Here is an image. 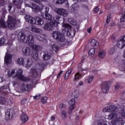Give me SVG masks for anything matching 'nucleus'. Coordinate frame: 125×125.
I'll use <instances>...</instances> for the list:
<instances>
[{
	"mask_svg": "<svg viewBox=\"0 0 125 125\" xmlns=\"http://www.w3.org/2000/svg\"><path fill=\"white\" fill-rule=\"evenodd\" d=\"M18 38L20 42L28 44V45L32 46L35 50H39L41 48L40 45L34 44V37L31 34L27 37L23 33H19L18 35Z\"/></svg>",
	"mask_w": 125,
	"mask_h": 125,
	"instance_id": "obj_1",
	"label": "nucleus"
},
{
	"mask_svg": "<svg viewBox=\"0 0 125 125\" xmlns=\"http://www.w3.org/2000/svg\"><path fill=\"white\" fill-rule=\"evenodd\" d=\"M32 5V10L36 13H37L41 11L42 13V16L45 20H51L52 19V16L48 13L49 12V8L45 7L44 9V12L43 13V9L41 10L40 7L37 5L35 3H31Z\"/></svg>",
	"mask_w": 125,
	"mask_h": 125,
	"instance_id": "obj_2",
	"label": "nucleus"
},
{
	"mask_svg": "<svg viewBox=\"0 0 125 125\" xmlns=\"http://www.w3.org/2000/svg\"><path fill=\"white\" fill-rule=\"evenodd\" d=\"M33 50H31L29 47H23L22 48V52L24 55L26 56H32L33 58H38L39 51H41L42 47L41 46L40 49L35 50L33 48V46H31Z\"/></svg>",
	"mask_w": 125,
	"mask_h": 125,
	"instance_id": "obj_3",
	"label": "nucleus"
},
{
	"mask_svg": "<svg viewBox=\"0 0 125 125\" xmlns=\"http://www.w3.org/2000/svg\"><path fill=\"white\" fill-rule=\"evenodd\" d=\"M60 17L58 16L53 18L54 20L51 21L49 23L44 24L43 29L45 31H50L53 30V27H57L59 23Z\"/></svg>",
	"mask_w": 125,
	"mask_h": 125,
	"instance_id": "obj_4",
	"label": "nucleus"
},
{
	"mask_svg": "<svg viewBox=\"0 0 125 125\" xmlns=\"http://www.w3.org/2000/svg\"><path fill=\"white\" fill-rule=\"evenodd\" d=\"M111 84L110 82L109 81H106L104 82L101 86V89L103 93H108L110 90V87H111Z\"/></svg>",
	"mask_w": 125,
	"mask_h": 125,
	"instance_id": "obj_5",
	"label": "nucleus"
},
{
	"mask_svg": "<svg viewBox=\"0 0 125 125\" xmlns=\"http://www.w3.org/2000/svg\"><path fill=\"white\" fill-rule=\"evenodd\" d=\"M52 36L55 40L60 42H63L65 40L64 35L60 32L58 31H53Z\"/></svg>",
	"mask_w": 125,
	"mask_h": 125,
	"instance_id": "obj_6",
	"label": "nucleus"
},
{
	"mask_svg": "<svg viewBox=\"0 0 125 125\" xmlns=\"http://www.w3.org/2000/svg\"><path fill=\"white\" fill-rule=\"evenodd\" d=\"M17 21L11 16H8V20L7 21V26L10 30L14 29L17 25Z\"/></svg>",
	"mask_w": 125,
	"mask_h": 125,
	"instance_id": "obj_7",
	"label": "nucleus"
},
{
	"mask_svg": "<svg viewBox=\"0 0 125 125\" xmlns=\"http://www.w3.org/2000/svg\"><path fill=\"white\" fill-rule=\"evenodd\" d=\"M22 74H23L22 70L21 69H20L17 71V73L15 75V77L18 78L19 80H20L22 82H29L30 80L26 77H23V76L22 75Z\"/></svg>",
	"mask_w": 125,
	"mask_h": 125,
	"instance_id": "obj_8",
	"label": "nucleus"
},
{
	"mask_svg": "<svg viewBox=\"0 0 125 125\" xmlns=\"http://www.w3.org/2000/svg\"><path fill=\"white\" fill-rule=\"evenodd\" d=\"M116 45L117 47L123 49L125 47V36H122L117 41Z\"/></svg>",
	"mask_w": 125,
	"mask_h": 125,
	"instance_id": "obj_9",
	"label": "nucleus"
},
{
	"mask_svg": "<svg viewBox=\"0 0 125 125\" xmlns=\"http://www.w3.org/2000/svg\"><path fill=\"white\" fill-rule=\"evenodd\" d=\"M117 107L114 104H110L105 106L103 110L104 112H117Z\"/></svg>",
	"mask_w": 125,
	"mask_h": 125,
	"instance_id": "obj_10",
	"label": "nucleus"
},
{
	"mask_svg": "<svg viewBox=\"0 0 125 125\" xmlns=\"http://www.w3.org/2000/svg\"><path fill=\"white\" fill-rule=\"evenodd\" d=\"M63 27L64 28L63 30L65 32V33L69 37L72 36V31H71L72 26L68 23H64L63 24Z\"/></svg>",
	"mask_w": 125,
	"mask_h": 125,
	"instance_id": "obj_11",
	"label": "nucleus"
},
{
	"mask_svg": "<svg viewBox=\"0 0 125 125\" xmlns=\"http://www.w3.org/2000/svg\"><path fill=\"white\" fill-rule=\"evenodd\" d=\"M75 103H76V101L74 99H72L69 102L68 104L69 105H70L69 108V111H68L69 114H72L73 110H74V109H75Z\"/></svg>",
	"mask_w": 125,
	"mask_h": 125,
	"instance_id": "obj_12",
	"label": "nucleus"
},
{
	"mask_svg": "<svg viewBox=\"0 0 125 125\" xmlns=\"http://www.w3.org/2000/svg\"><path fill=\"white\" fill-rule=\"evenodd\" d=\"M32 89V86L31 83H27L26 85H25L23 84L22 85V86L21 88V89L23 92L24 91H27L28 92H30L31 91V89Z\"/></svg>",
	"mask_w": 125,
	"mask_h": 125,
	"instance_id": "obj_13",
	"label": "nucleus"
},
{
	"mask_svg": "<svg viewBox=\"0 0 125 125\" xmlns=\"http://www.w3.org/2000/svg\"><path fill=\"white\" fill-rule=\"evenodd\" d=\"M56 12L63 17H66L68 14L66 10L63 8H58Z\"/></svg>",
	"mask_w": 125,
	"mask_h": 125,
	"instance_id": "obj_14",
	"label": "nucleus"
},
{
	"mask_svg": "<svg viewBox=\"0 0 125 125\" xmlns=\"http://www.w3.org/2000/svg\"><path fill=\"white\" fill-rule=\"evenodd\" d=\"M20 119L22 123L24 124L29 120V117L28 116L27 114L23 113L21 115Z\"/></svg>",
	"mask_w": 125,
	"mask_h": 125,
	"instance_id": "obj_15",
	"label": "nucleus"
},
{
	"mask_svg": "<svg viewBox=\"0 0 125 125\" xmlns=\"http://www.w3.org/2000/svg\"><path fill=\"white\" fill-rule=\"evenodd\" d=\"M12 55L7 54L4 59V62L6 65L11 64L12 62Z\"/></svg>",
	"mask_w": 125,
	"mask_h": 125,
	"instance_id": "obj_16",
	"label": "nucleus"
},
{
	"mask_svg": "<svg viewBox=\"0 0 125 125\" xmlns=\"http://www.w3.org/2000/svg\"><path fill=\"white\" fill-rule=\"evenodd\" d=\"M44 23L43 20L39 17H35V25L41 26Z\"/></svg>",
	"mask_w": 125,
	"mask_h": 125,
	"instance_id": "obj_17",
	"label": "nucleus"
},
{
	"mask_svg": "<svg viewBox=\"0 0 125 125\" xmlns=\"http://www.w3.org/2000/svg\"><path fill=\"white\" fill-rule=\"evenodd\" d=\"M26 21L32 25L35 24L36 22V18H34L30 16H26L25 17Z\"/></svg>",
	"mask_w": 125,
	"mask_h": 125,
	"instance_id": "obj_18",
	"label": "nucleus"
},
{
	"mask_svg": "<svg viewBox=\"0 0 125 125\" xmlns=\"http://www.w3.org/2000/svg\"><path fill=\"white\" fill-rule=\"evenodd\" d=\"M13 2L18 9H21V8L22 2L21 0H13Z\"/></svg>",
	"mask_w": 125,
	"mask_h": 125,
	"instance_id": "obj_19",
	"label": "nucleus"
},
{
	"mask_svg": "<svg viewBox=\"0 0 125 125\" xmlns=\"http://www.w3.org/2000/svg\"><path fill=\"white\" fill-rule=\"evenodd\" d=\"M31 75L32 78H36L38 77V73L37 69L32 68L31 69Z\"/></svg>",
	"mask_w": 125,
	"mask_h": 125,
	"instance_id": "obj_20",
	"label": "nucleus"
},
{
	"mask_svg": "<svg viewBox=\"0 0 125 125\" xmlns=\"http://www.w3.org/2000/svg\"><path fill=\"white\" fill-rule=\"evenodd\" d=\"M91 45L93 46V48L96 49L99 46V42L95 39H92L90 42Z\"/></svg>",
	"mask_w": 125,
	"mask_h": 125,
	"instance_id": "obj_21",
	"label": "nucleus"
},
{
	"mask_svg": "<svg viewBox=\"0 0 125 125\" xmlns=\"http://www.w3.org/2000/svg\"><path fill=\"white\" fill-rule=\"evenodd\" d=\"M30 30L34 33H37V34H41L42 32V30L41 29H39L36 28L35 26H32L30 28Z\"/></svg>",
	"mask_w": 125,
	"mask_h": 125,
	"instance_id": "obj_22",
	"label": "nucleus"
},
{
	"mask_svg": "<svg viewBox=\"0 0 125 125\" xmlns=\"http://www.w3.org/2000/svg\"><path fill=\"white\" fill-rule=\"evenodd\" d=\"M72 69L70 68L65 73V74L64 75V79L66 80L68 79V77H70L71 75L72 72Z\"/></svg>",
	"mask_w": 125,
	"mask_h": 125,
	"instance_id": "obj_23",
	"label": "nucleus"
},
{
	"mask_svg": "<svg viewBox=\"0 0 125 125\" xmlns=\"http://www.w3.org/2000/svg\"><path fill=\"white\" fill-rule=\"evenodd\" d=\"M117 125H124L125 121L121 117H117L116 119Z\"/></svg>",
	"mask_w": 125,
	"mask_h": 125,
	"instance_id": "obj_24",
	"label": "nucleus"
},
{
	"mask_svg": "<svg viewBox=\"0 0 125 125\" xmlns=\"http://www.w3.org/2000/svg\"><path fill=\"white\" fill-rule=\"evenodd\" d=\"M117 118H118V114L116 113V112H114V113L110 114L108 116V120H112V119L116 120Z\"/></svg>",
	"mask_w": 125,
	"mask_h": 125,
	"instance_id": "obj_25",
	"label": "nucleus"
},
{
	"mask_svg": "<svg viewBox=\"0 0 125 125\" xmlns=\"http://www.w3.org/2000/svg\"><path fill=\"white\" fill-rule=\"evenodd\" d=\"M0 27H3V28L7 27V25H6V22L2 17L0 18Z\"/></svg>",
	"mask_w": 125,
	"mask_h": 125,
	"instance_id": "obj_26",
	"label": "nucleus"
},
{
	"mask_svg": "<svg viewBox=\"0 0 125 125\" xmlns=\"http://www.w3.org/2000/svg\"><path fill=\"white\" fill-rule=\"evenodd\" d=\"M106 56V52L104 51H100L98 53L99 58L100 59H103Z\"/></svg>",
	"mask_w": 125,
	"mask_h": 125,
	"instance_id": "obj_27",
	"label": "nucleus"
},
{
	"mask_svg": "<svg viewBox=\"0 0 125 125\" xmlns=\"http://www.w3.org/2000/svg\"><path fill=\"white\" fill-rule=\"evenodd\" d=\"M51 56L49 53H46L43 55V60L48 61L51 59Z\"/></svg>",
	"mask_w": 125,
	"mask_h": 125,
	"instance_id": "obj_28",
	"label": "nucleus"
},
{
	"mask_svg": "<svg viewBox=\"0 0 125 125\" xmlns=\"http://www.w3.org/2000/svg\"><path fill=\"white\" fill-rule=\"evenodd\" d=\"M68 21L71 25L73 26H77V21L72 18L68 19Z\"/></svg>",
	"mask_w": 125,
	"mask_h": 125,
	"instance_id": "obj_29",
	"label": "nucleus"
},
{
	"mask_svg": "<svg viewBox=\"0 0 125 125\" xmlns=\"http://www.w3.org/2000/svg\"><path fill=\"white\" fill-rule=\"evenodd\" d=\"M24 62V60L23 58H20L17 60V63L19 65H24L25 64Z\"/></svg>",
	"mask_w": 125,
	"mask_h": 125,
	"instance_id": "obj_30",
	"label": "nucleus"
},
{
	"mask_svg": "<svg viewBox=\"0 0 125 125\" xmlns=\"http://www.w3.org/2000/svg\"><path fill=\"white\" fill-rule=\"evenodd\" d=\"M98 125H111L110 123L107 121H98Z\"/></svg>",
	"mask_w": 125,
	"mask_h": 125,
	"instance_id": "obj_31",
	"label": "nucleus"
},
{
	"mask_svg": "<svg viewBox=\"0 0 125 125\" xmlns=\"http://www.w3.org/2000/svg\"><path fill=\"white\" fill-rule=\"evenodd\" d=\"M95 48H91L89 49L88 51V55L89 56H92L95 54V49H94Z\"/></svg>",
	"mask_w": 125,
	"mask_h": 125,
	"instance_id": "obj_32",
	"label": "nucleus"
},
{
	"mask_svg": "<svg viewBox=\"0 0 125 125\" xmlns=\"http://www.w3.org/2000/svg\"><path fill=\"white\" fill-rule=\"evenodd\" d=\"M72 97H74L75 99H77L79 98V91L77 90H75V91L72 94Z\"/></svg>",
	"mask_w": 125,
	"mask_h": 125,
	"instance_id": "obj_33",
	"label": "nucleus"
},
{
	"mask_svg": "<svg viewBox=\"0 0 125 125\" xmlns=\"http://www.w3.org/2000/svg\"><path fill=\"white\" fill-rule=\"evenodd\" d=\"M82 77V74L80 72H77L75 75V80L79 81V79Z\"/></svg>",
	"mask_w": 125,
	"mask_h": 125,
	"instance_id": "obj_34",
	"label": "nucleus"
},
{
	"mask_svg": "<svg viewBox=\"0 0 125 125\" xmlns=\"http://www.w3.org/2000/svg\"><path fill=\"white\" fill-rule=\"evenodd\" d=\"M15 73V70L13 69L11 71H9L7 73V75L8 77H13V75H14Z\"/></svg>",
	"mask_w": 125,
	"mask_h": 125,
	"instance_id": "obj_35",
	"label": "nucleus"
},
{
	"mask_svg": "<svg viewBox=\"0 0 125 125\" xmlns=\"http://www.w3.org/2000/svg\"><path fill=\"white\" fill-rule=\"evenodd\" d=\"M6 99L4 97H0V104H4L5 103Z\"/></svg>",
	"mask_w": 125,
	"mask_h": 125,
	"instance_id": "obj_36",
	"label": "nucleus"
},
{
	"mask_svg": "<svg viewBox=\"0 0 125 125\" xmlns=\"http://www.w3.org/2000/svg\"><path fill=\"white\" fill-rule=\"evenodd\" d=\"M11 112L10 111H7L6 112L5 114V118H6L7 120H10V118H11Z\"/></svg>",
	"mask_w": 125,
	"mask_h": 125,
	"instance_id": "obj_37",
	"label": "nucleus"
},
{
	"mask_svg": "<svg viewBox=\"0 0 125 125\" xmlns=\"http://www.w3.org/2000/svg\"><path fill=\"white\" fill-rule=\"evenodd\" d=\"M66 107L67 106L66 104H63L62 103H61L59 106L60 109H63V110H65Z\"/></svg>",
	"mask_w": 125,
	"mask_h": 125,
	"instance_id": "obj_38",
	"label": "nucleus"
},
{
	"mask_svg": "<svg viewBox=\"0 0 125 125\" xmlns=\"http://www.w3.org/2000/svg\"><path fill=\"white\" fill-rule=\"evenodd\" d=\"M94 79V77L93 76H91L88 77V78L86 79V81H87L88 83H92L93 80Z\"/></svg>",
	"mask_w": 125,
	"mask_h": 125,
	"instance_id": "obj_39",
	"label": "nucleus"
},
{
	"mask_svg": "<svg viewBox=\"0 0 125 125\" xmlns=\"http://www.w3.org/2000/svg\"><path fill=\"white\" fill-rule=\"evenodd\" d=\"M120 22H125V12H123L122 13V17L120 19Z\"/></svg>",
	"mask_w": 125,
	"mask_h": 125,
	"instance_id": "obj_40",
	"label": "nucleus"
},
{
	"mask_svg": "<svg viewBox=\"0 0 125 125\" xmlns=\"http://www.w3.org/2000/svg\"><path fill=\"white\" fill-rule=\"evenodd\" d=\"M124 104H125V100H124L123 99H121V100L120 101L119 104H117V105H119V106H122Z\"/></svg>",
	"mask_w": 125,
	"mask_h": 125,
	"instance_id": "obj_41",
	"label": "nucleus"
},
{
	"mask_svg": "<svg viewBox=\"0 0 125 125\" xmlns=\"http://www.w3.org/2000/svg\"><path fill=\"white\" fill-rule=\"evenodd\" d=\"M5 39L4 38H0V47L5 43Z\"/></svg>",
	"mask_w": 125,
	"mask_h": 125,
	"instance_id": "obj_42",
	"label": "nucleus"
},
{
	"mask_svg": "<svg viewBox=\"0 0 125 125\" xmlns=\"http://www.w3.org/2000/svg\"><path fill=\"white\" fill-rule=\"evenodd\" d=\"M116 52V48L115 47H112L110 51V53L113 54Z\"/></svg>",
	"mask_w": 125,
	"mask_h": 125,
	"instance_id": "obj_43",
	"label": "nucleus"
},
{
	"mask_svg": "<svg viewBox=\"0 0 125 125\" xmlns=\"http://www.w3.org/2000/svg\"><path fill=\"white\" fill-rule=\"evenodd\" d=\"M47 100H48L47 97H44L42 99L41 102L42 104H45L47 102Z\"/></svg>",
	"mask_w": 125,
	"mask_h": 125,
	"instance_id": "obj_44",
	"label": "nucleus"
},
{
	"mask_svg": "<svg viewBox=\"0 0 125 125\" xmlns=\"http://www.w3.org/2000/svg\"><path fill=\"white\" fill-rule=\"evenodd\" d=\"M25 65L28 68L31 67L32 64L30 63V61L29 59L27 60V62L25 63Z\"/></svg>",
	"mask_w": 125,
	"mask_h": 125,
	"instance_id": "obj_45",
	"label": "nucleus"
},
{
	"mask_svg": "<svg viewBox=\"0 0 125 125\" xmlns=\"http://www.w3.org/2000/svg\"><path fill=\"white\" fill-rule=\"evenodd\" d=\"M52 48L55 52L58 51V50H59V47H58L57 46H56L55 45H52Z\"/></svg>",
	"mask_w": 125,
	"mask_h": 125,
	"instance_id": "obj_46",
	"label": "nucleus"
},
{
	"mask_svg": "<svg viewBox=\"0 0 125 125\" xmlns=\"http://www.w3.org/2000/svg\"><path fill=\"white\" fill-rule=\"evenodd\" d=\"M67 0H58L57 1V3L59 4H62L65 2Z\"/></svg>",
	"mask_w": 125,
	"mask_h": 125,
	"instance_id": "obj_47",
	"label": "nucleus"
},
{
	"mask_svg": "<svg viewBox=\"0 0 125 125\" xmlns=\"http://www.w3.org/2000/svg\"><path fill=\"white\" fill-rule=\"evenodd\" d=\"M61 113L62 115V117H63L64 118L67 117L66 112L65 111L62 110Z\"/></svg>",
	"mask_w": 125,
	"mask_h": 125,
	"instance_id": "obj_48",
	"label": "nucleus"
},
{
	"mask_svg": "<svg viewBox=\"0 0 125 125\" xmlns=\"http://www.w3.org/2000/svg\"><path fill=\"white\" fill-rule=\"evenodd\" d=\"M121 114L122 117L124 119H125V111L124 109H122V111L121 112Z\"/></svg>",
	"mask_w": 125,
	"mask_h": 125,
	"instance_id": "obj_49",
	"label": "nucleus"
},
{
	"mask_svg": "<svg viewBox=\"0 0 125 125\" xmlns=\"http://www.w3.org/2000/svg\"><path fill=\"white\" fill-rule=\"evenodd\" d=\"M33 97L35 100H38L41 97V95H39L38 96H33Z\"/></svg>",
	"mask_w": 125,
	"mask_h": 125,
	"instance_id": "obj_50",
	"label": "nucleus"
},
{
	"mask_svg": "<svg viewBox=\"0 0 125 125\" xmlns=\"http://www.w3.org/2000/svg\"><path fill=\"white\" fill-rule=\"evenodd\" d=\"M99 8L98 6H96L94 8V12L95 14L97 13L99 11Z\"/></svg>",
	"mask_w": 125,
	"mask_h": 125,
	"instance_id": "obj_51",
	"label": "nucleus"
},
{
	"mask_svg": "<svg viewBox=\"0 0 125 125\" xmlns=\"http://www.w3.org/2000/svg\"><path fill=\"white\" fill-rule=\"evenodd\" d=\"M5 0H0V7L3 6L4 5Z\"/></svg>",
	"mask_w": 125,
	"mask_h": 125,
	"instance_id": "obj_52",
	"label": "nucleus"
},
{
	"mask_svg": "<svg viewBox=\"0 0 125 125\" xmlns=\"http://www.w3.org/2000/svg\"><path fill=\"white\" fill-rule=\"evenodd\" d=\"M36 38L40 42H41L42 39V38L40 35H36Z\"/></svg>",
	"mask_w": 125,
	"mask_h": 125,
	"instance_id": "obj_53",
	"label": "nucleus"
},
{
	"mask_svg": "<svg viewBox=\"0 0 125 125\" xmlns=\"http://www.w3.org/2000/svg\"><path fill=\"white\" fill-rule=\"evenodd\" d=\"M92 30V27H90L89 28H88L87 29V32H88V33L90 34L91 33Z\"/></svg>",
	"mask_w": 125,
	"mask_h": 125,
	"instance_id": "obj_54",
	"label": "nucleus"
},
{
	"mask_svg": "<svg viewBox=\"0 0 125 125\" xmlns=\"http://www.w3.org/2000/svg\"><path fill=\"white\" fill-rule=\"evenodd\" d=\"M112 125H118L116 120H115L114 121L111 122Z\"/></svg>",
	"mask_w": 125,
	"mask_h": 125,
	"instance_id": "obj_55",
	"label": "nucleus"
},
{
	"mask_svg": "<svg viewBox=\"0 0 125 125\" xmlns=\"http://www.w3.org/2000/svg\"><path fill=\"white\" fill-rule=\"evenodd\" d=\"M6 88V86L5 85H3L2 86L0 87V92H2L3 89Z\"/></svg>",
	"mask_w": 125,
	"mask_h": 125,
	"instance_id": "obj_56",
	"label": "nucleus"
},
{
	"mask_svg": "<svg viewBox=\"0 0 125 125\" xmlns=\"http://www.w3.org/2000/svg\"><path fill=\"white\" fill-rule=\"evenodd\" d=\"M32 3V2H31L30 4L26 3V6L28 7H29V8H31L32 9V5L31 4Z\"/></svg>",
	"mask_w": 125,
	"mask_h": 125,
	"instance_id": "obj_57",
	"label": "nucleus"
},
{
	"mask_svg": "<svg viewBox=\"0 0 125 125\" xmlns=\"http://www.w3.org/2000/svg\"><path fill=\"white\" fill-rule=\"evenodd\" d=\"M82 7H83L84 8H85L86 10H89V7L88 6L86 5H83Z\"/></svg>",
	"mask_w": 125,
	"mask_h": 125,
	"instance_id": "obj_58",
	"label": "nucleus"
},
{
	"mask_svg": "<svg viewBox=\"0 0 125 125\" xmlns=\"http://www.w3.org/2000/svg\"><path fill=\"white\" fill-rule=\"evenodd\" d=\"M63 72V71H60V72L59 73V74L58 75V76L57 77V79L60 78V77L61 76V75L62 74Z\"/></svg>",
	"mask_w": 125,
	"mask_h": 125,
	"instance_id": "obj_59",
	"label": "nucleus"
},
{
	"mask_svg": "<svg viewBox=\"0 0 125 125\" xmlns=\"http://www.w3.org/2000/svg\"><path fill=\"white\" fill-rule=\"evenodd\" d=\"M120 88V85L119 83H117L115 86V90H117Z\"/></svg>",
	"mask_w": 125,
	"mask_h": 125,
	"instance_id": "obj_60",
	"label": "nucleus"
},
{
	"mask_svg": "<svg viewBox=\"0 0 125 125\" xmlns=\"http://www.w3.org/2000/svg\"><path fill=\"white\" fill-rule=\"evenodd\" d=\"M8 11L9 12H10L11 9H12V6H11V5H8Z\"/></svg>",
	"mask_w": 125,
	"mask_h": 125,
	"instance_id": "obj_61",
	"label": "nucleus"
},
{
	"mask_svg": "<svg viewBox=\"0 0 125 125\" xmlns=\"http://www.w3.org/2000/svg\"><path fill=\"white\" fill-rule=\"evenodd\" d=\"M42 1H43V0H35V2L38 4H40Z\"/></svg>",
	"mask_w": 125,
	"mask_h": 125,
	"instance_id": "obj_62",
	"label": "nucleus"
},
{
	"mask_svg": "<svg viewBox=\"0 0 125 125\" xmlns=\"http://www.w3.org/2000/svg\"><path fill=\"white\" fill-rule=\"evenodd\" d=\"M55 120V116H52L51 117V121H54Z\"/></svg>",
	"mask_w": 125,
	"mask_h": 125,
	"instance_id": "obj_63",
	"label": "nucleus"
},
{
	"mask_svg": "<svg viewBox=\"0 0 125 125\" xmlns=\"http://www.w3.org/2000/svg\"><path fill=\"white\" fill-rule=\"evenodd\" d=\"M79 120H80V116L79 115H77V117L76 118V120L77 122H78Z\"/></svg>",
	"mask_w": 125,
	"mask_h": 125,
	"instance_id": "obj_64",
	"label": "nucleus"
}]
</instances>
